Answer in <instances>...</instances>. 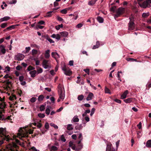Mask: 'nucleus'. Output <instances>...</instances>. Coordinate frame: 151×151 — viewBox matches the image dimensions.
Returning <instances> with one entry per match:
<instances>
[{
    "label": "nucleus",
    "instance_id": "obj_1",
    "mask_svg": "<svg viewBox=\"0 0 151 151\" xmlns=\"http://www.w3.org/2000/svg\"><path fill=\"white\" fill-rule=\"evenodd\" d=\"M140 6L144 9L151 7V0H137Z\"/></svg>",
    "mask_w": 151,
    "mask_h": 151
},
{
    "label": "nucleus",
    "instance_id": "obj_2",
    "mask_svg": "<svg viewBox=\"0 0 151 151\" xmlns=\"http://www.w3.org/2000/svg\"><path fill=\"white\" fill-rule=\"evenodd\" d=\"M58 91L59 95V99L57 100V101L59 102L60 101V99H63L65 97V91L63 88H62L61 85L59 84L58 87Z\"/></svg>",
    "mask_w": 151,
    "mask_h": 151
},
{
    "label": "nucleus",
    "instance_id": "obj_3",
    "mask_svg": "<svg viewBox=\"0 0 151 151\" xmlns=\"http://www.w3.org/2000/svg\"><path fill=\"white\" fill-rule=\"evenodd\" d=\"M124 8L122 7L119 8L116 10L115 12L116 14H114L115 18L120 17L121 15L124 13Z\"/></svg>",
    "mask_w": 151,
    "mask_h": 151
},
{
    "label": "nucleus",
    "instance_id": "obj_4",
    "mask_svg": "<svg viewBox=\"0 0 151 151\" xmlns=\"http://www.w3.org/2000/svg\"><path fill=\"white\" fill-rule=\"evenodd\" d=\"M130 21L128 24V29L129 31H132L134 29L135 24L134 22V18L132 17H129Z\"/></svg>",
    "mask_w": 151,
    "mask_h": 151
},
{
    "label": "nucleus",
    "instance_id": "obj_5",
    "mask_svg": "<svg viewBox=\"0 0 151 151\" xmlns=\"http://www.w3.org/2000/svg\"><path fill=\"white\" fill-rule=\"evenodd\" d=\"M49 60L44 59L42 62V65L43 67L45 69L50 68L51 65L49 63Z\"/></svg>",
    "mask_w": 151,
    "mask_h": 151
},
{
    "label": "nucleus",
    "instance_id": "obj_6",
    "mask_svg": "<svg viewBox=\"0 0 151 151\" xmlns=\"http://www.w3.org/2000/svg\"><path fill=\"white\" fill-rule=\"evenodd\" d=\"M11 116H8L7 117H6L4 115H3L2 112H0V120L4 121V122H5L7 120H12L10 118Z\"/></svg>",
    "mask_w": 151,
    "mask_h": 151
},
{
    "label": "nucleus",
    "instance_id": "obj_7",
    "mask_svg": "<svg viewBox=\"0 0 151 151\" xmlns=\"http://www.w3.org/2000/svg\"><path fill=\"white\" fill-rule=\"evenodd\" d=\"M24 57V55L23 54L19 53L15 56L14 58L18 61H20L22 60Z\"/></svg>",
    "mask_w": 151,
    "mask_h": 151
},
{
    "label": "nucleus",
    "instance_id": "obj_8",
    "mask_svg": "<svg viewBox=\"0 0 151 151\" xmlns=\"http://www.w3.org/2000/svg\"><path fill=\"white\" fill-rule=\"evenodd\" d=\"M106 151H115V149L113 148L112 144L110 143L107 145Z\"/></svg>",
    "mask_w": 151,
    "mask_h": 151
},
{
    "label": "nucleus",
    "instance_id": "obj_9",
    "mask_svg": "<svg viewBox=\"0 0 151 151\" xmlns=\"http://www.w3.org/2000/svg\"><path fill=\"white\" fill-rule=\"evenodd\" d=\"M93 96V93L91 92H90L87 98H86V100L88 101L91 100L92 99V97Z\"/></svg>",
    "mask_w": 151,
    "mask_h": 151
},
{
    "label": "nucleus",
    "instance_id": "obj_10",
    "mask_svg": "<svg viewBox=\"0 0 151 151\" xmlns=\"http://www.w3.org/2000/svg\"><path fill=\"white\" fill-rule=\"evenodd\" d=\"M10 19V17L8 16H6L3 18L0 19V23L4 22L7 21Z\"/></svg>",
    "mask_w": 151,
    "mask_h": 151
},
{
    "label": "nucleus",
    "instance_id": "obj_11",
    "mask_svg": "<svg viewBox=\"0 0 151 151\" xmlns=\"http://www.w3.org/2000/svg\"><path fill=\"white\" fill-rule=\"evenodd\" d=\"M50 50H47L45 51V56L46 58L48 59L50 57Z\"/></svg>",
    "mask_w": 151,
    "mask_h": 151
},
{
    "label": "nucleus",
    "instance_id": "obj_12",
    "mask_svg": "<svg viewBox=\"0 0 151 151\" xmlns=\"http://www.w3.org/2000/svg\"><path fill=\"white\" fill-rule=\"evenodd\" d=\"M128 93V91L126 90L121 95V98L122 99H125L126 98L127 95Z\"/></svg>",
    "mask_w": 151,
    "mask_h": 151
},
{
    "label": "nucleus",
    "instance_id": "obj_13",
    "mask_svg": "<svg viewBox=\"0 0 151 151\" xmlns=\"http://www.w3.org/2000/svg\"><path fill=\"white\" fill-rule=\"evenodd\" d=\"M64 73L65 75L68 76H70L72 73L70 70L68 69H66L65 71H64Z\"/></svg>",
    "mask_w": 151,
    "mask_h": 151
},
{
    "label": "nucleus",
    "instance_id": "obj_14",
    "mask_svg": "<svg viewBox=\"0 0 151 151\" xmlns=\"http://www.w3.org/2000/svg\"><path fill=\"white\" fill-rule=\"evenodd\" d=\"M36 73L37 71L35 70H34L29 72V74L31 75V76L32 78H34L35 76V74Z\"/></svg>",
    "mask_w": 151,
    "mask_h": 151
},
{
    "label": "nucleus",
    "instance_id": "obj_15",
    "mask_svg": "<svg viewBox=\"0 0 151 151\" xmlns=\"http://www.w3.org/2000/svg\"><path fill=\"white\" fill-rule=\"evenodd\" d=\"M133 98H129L127 99L124 100V102L127 103H129L132 101Z\"/></svg>",
    "mask_w": 151,
    "mask_h": 151
},
{
    "label": "nucleus",
    "instance_id": "obj_16",
    "mask_svg": "<svg viewBox=\"0 0 151 151\" xmlns=\"http://www.w3.org/2000/svg\"><path fill=\"white\" fill-rule=\"evenodd\" d=\"M9 79H8L7 80L4 81V82L6 83V88H10V86H9V85L11 84V82L9 81Z\"/></svg>",
    "mask_w": 151,
    "mask_h": 151
},
{
    "label": "nucleus",
    "instance_id": "obj_17",
    "mask_svg": "<svg viewBox=\"0 0 151 151\" xmlns=\"http://www.w3.org/2000/svg\"><path fill=\"white\" fill-rule=\"evenodd\" d=\"M98 0H91L88 2V4L90 6H93Z\"/></svg>",
    "mask_w": 151,
    "mask_h": 151
},
{
    "label": "nucleus",
    "instance_id": "obj_18",
    "mask_svg": "<svg viewBox=\"0 0 151 151\" xmlns=\"http://www.w3.org/2000/svg\"><path fill=\"white\" fill-rule=\"evenodd\" d=\"M146 146L148 148L151 147V139H150L147 141Z\"/></svg>",
    "mask_w": 151,
    "mask_h": 151
},
{
    "label": "nucleus",
    "instance_id": "obj_19",
    "mask_svg": "<svg viewBox=\"0 0 151 151\" xmlns=\"http://www.w3.org/2000/svg\"><path fill=\"white\" fill-rule=\"evenodd\" d=\"M100 45V44L99 42V41H97L96 43V45H94L93 47V49H95L98 48L99 47Z\"/></svg>",
    "mask_w": 151,
    "mask_h": 151
},
{
    "label": "nucleus",
    "instance_id": "obj_20",
    "mask_svg": "<svg viewBox=\"0 0 151 151\" xmlns=\"http://www.w3.org/2000/svg\"><path fill=\"white\" fill-rule=\"evenodd\" d=\"M149 15V12L147 13H143L142 14V17L144 18H147Z\"/></svg>",
    "mask_w": 151,
    "mask_h": 151
},
{
    "label": "nucleus",
    "instance_id": "obj_21",
    "mask_svg": "<svg viewBox=\"0 0 151 151\" xmlns=\"http://www.w3.org/2000/svg\"><path fill=\"white\" fill-rule=\"evenodd\" d=\"M97 20L99 23H102L104 22V19L100 16L97 17Z\"/></svg>",
    "mask_w": 151,
    "mask_h": 151
},
{
    "label": "nucleus",
    "instance_id": "obj_22",
    "mask_svg": "<svg viewBox=\"0 0 151 151\" xmlns=\"http://www.w3.org/2000/svg\"><path fill=\"white\" fill-rule=\"evenodd\" d=\"M61 35L64 37H67L68 35V33L67 32H63L60 33Z\"/></svg>",
    "mask_w": 151,
    "mask_h": 151
},
{
    "label": "nucleus",
    "instance_id": "obj_23",
    "mask_svg": "<svg viewBox=\"0 0 151 151\" xmlns=\"http://www.w3.org/2000/svg\"><path fill=\"white\" fill-rule=\"evenodd\" d=\"M73 120L74 122H78L79 121V119L78 118V116H75L74 117L73 119Z\"/></svg>",
    "mask_w": 151,
    "mask_h": 151
},
{
    "label": "nucleus",
    "instance_id": "obj_24",
    "mask_svg": "<svg viewBox=\"0 0 151 151\" xmlns=\"http://www.w3.org/2000/svg\"><path fill=\"white\" fill-rule=\"evenodd\" d=\"M116 6H113L110 8V11L114 13H115L116 10Z\"/></svg>",
    "mask_w": 151,
    "mask_h": 151
},
{
    "label": "nucleus",
    "instance_id": "obj_25",
    "mask_svg": "<svg viewBox=\"0 0 151 151\" xmlns=\"http://www.w3.org/2000/svg\"><path fill=\"white\" fill-rule=\"evenodd\" d=\"M44 98V96L42 95H40L38 98V100L39 101H42Z\"/></svg>",
    "mask_w": 151,
    "mask_h": 151
},
{
    "label": "nucleus",
    "instance_id": "obj_26",
    "mask_svg": "<svg viewBox=\"0 0 151 151\" xmlns=\"http://www.w3.org/2000/svg\"><path fill=\"white\" fill-rule=\"evenodd\" d=\"M53 11H49L47 13L46 15L45 16V17H51L52 14V13Z\"/></svg>",
    "mask_w": 151,
    "mask_h": 151
},
{
    "label": "nucleus",
    "instance_id": "obj_27",
    "mask_svg": "<svg viewBox=\"0 0 151 151\" xmlns=\"http://www.w3.org/2000/svg\"><path fill=\"white\" fill-rule=\"evenodd\" d=\"M18 25H11L6 28V29H7L8 30H10L11 29L14 28L16 26Z\"/></svg>",
    "mask_w": 151,
    "mask_h": 151
},
{
    "label": "nucleus",
    "instance_id": "obj_28",
    "mask_svg": "<svg viewBox=\"0 0 151 151\" xmlns=\"http://www.w3.org/2000/svg\"><path fill=\"white\" fill-rule=\"evenodd\" d=\"M46 38L50 42V43H53L54 42V41L52 39H51L48 35L47 36Z\"/></svg>",
    "mask_w": 151,
    "mask_h": 151
},
{
    "label": "nucleus",
    "instance_id": "obj_29",
    "mask_svg": "<svg viewBox=\"0 0 151 151\" xmlns=\"http://www.w3.org/2000/svg\"><path fill=\"white\" fill-rule=\"evenodd\" d=\"M58 150V148L55 146H52L50 148V151H57Z\"/></svg>",
    "mask_w": 151,
    "mask_h": 151
},
{
    "label": "nucleus",
    "instance_id": "obj_30",
    "mask_svg": "<svg viewBox=\"0 0 151 151\" xmlns=\"http://www.w3.org/2000/svg\"><path fill=\"white\" fill-rule=\"evenodd\" d=\"M6 52V50L5 49H3L0 50V55H4Z\"/></svg>",
    "mask_w": 151,
    "mask_h": 151
},
{
    "label": "nucleus",
    "instance_id": "obj_31",
    "mask_svg": "<svg viewBox=\"0 0 151 151\" xmlns=\"http://www.w3.org/2000/svg\"><path fill=\"white\" fill-rule=\"evenodd\" d=\"M35 69V68L32 66L31 65L29 66L27 69L28 71H30L32 70H34Z\"/></svg>",
    "mask_w": 151,
    "mask_h": 151
},
{
    "label": "nucleus",
    "instance_id": "obj_32",
    "mask_svg": "<svg viewBox=\"0 0 151 151\" xmlns=\"http://www.w3.org/2000/svg\"><path fill=\"white\" fill-rule=\"evenodd\" d=\"M82 127L81 124H80L77 125L75 128L76 129L80 130L82 129Z\"/></svg>",
    "mask_w": 151,
    "mask_h": 151
},
{
    "label": "nucleus",
    "instance_id": "obj_33",
    "mask_svg": "<svg viewBox=\"0 0 151 151\" xmlns=\"http://www.w3.org/2000/svg\"><path fill=\"white\" fill-rule=\"evenodd\" d=\"M72 125L69 124L68 125L67 127V129L68 130H72L73 129V128L72 127Z\"/></svg>",
    "mask_w": 151,
    "mask_h": 151
},
{
    "label": "nucleus",
    "instance_id": "obj_34",
    "mask_svg": "<svg viewBox=\"0 0 151 151\" xmlns=\"http://www.w3.org/2000/svg\"><path fill=\"white\" fill-rule=\"evenodd\" d=\"M84 98V96L83 95H79L78 97V100L81 101Z\"/></svg>",
    "mask_w": 151,
    "mask_h": 151
},
{
    "label": "nucleus",
    "instance_id": "obj_35",
    "mask_svg": "<svg viewBox=\"0 0 151 151\" xmlns=\"http://www.w3.org/2000/svg\"><path fill=\"white\" fill-rule=\"evenodd\" d=\"M49 108H51V107L50 106L48 107V108L46 109L45 110L46 113L48 115L50 114V110Z\"/></svg>",
    "mask_w": 151,
    "mask_h": 151
},
{
    "label": "nucleus",
    "instance_id": "obj_36",
    "mask_svg": "<svg viewBox=\"0 0 151 151\" xmlns=\"http://www.w3.org/2000/svg\"><path fill=\"white\" fill-rule=\"evenodd\" d=\"M105 92L106 93H109L110 94H111L110 90L107 88L106 87L105 89Z\"/></svg>",
    "mask_w": 151,
    "mask_h": 151
},
{
    "label": "nucleus",
    "instance_id": "obj_37",
    "mask_svg": "<svg viewBox=\"0 0 151 151\" xmlns=\"http://www.w3.org/2000/svg\"><path fill=\"white\" fill-rule=\"evenodd\" d=\"M49 123L47 122H46L45 125V128L47 130L49 129Z\"/></svg>",
    "mask_w": 151,
    "mask_h": 151
},
{
    "label": "nucleus",
    "instance_id": "obj_38",
    "mask_svg": "<svg viewBox=\"0 0 151 151\" xmlns=\"http://www.w3.org/2000/svg\"><path fill=\"white\" fill-rule=\"evenodd\" d=\"M63 27V24H61L58 25L55 27V28L57 30H59L60 28H62Z\"/></svg>",
    "mask_w": 151,
    "mask_h": 151
},
{
    "label": "nucleus",
    "instance_id": "obj_39",
    "mask_svg": "<svg viewBox=\"0 0 151 151\" xmlns=\"http://www.w3.org/2000/svg\"><path fill=\"white\" fill-rule=\"evenodd\" d=\"M60 12L62 14H65L67 13V9H64L60 11Z\"/></svg>",
    "mask_w": 151,
    "mask_h": 151
},
{
    "label": "nucleus",
    "instance_id": "obj_40",
    "mask_svg": "<svg viewBox=\"0 0 151 151\" xmlns=\"http://www.w3.org/2000/svg\"><path fill=\"white\" fill-rule=\"evenodd\" d=\"M126 60L127 61H137V60L136 59H135L134 58H127Z\"/></svg>",
    "mask_w": 151,
    "mask_h": 151
},
{
    "label": "nucleus",
    "instance_id": "obj_41",
    "mask_svg": "<svg viewBox=\"0 0 151 151\" xmlns=\"http://www.w3.org/2000/svg\"><path fill=\"white\" fill-rule=\"evenodd\" d=\"M45 105H41L40 106V111H44L45 109Z\"/></svg>",
    "mask_w": 151,
    "mask_h": 151
},
{
    "label": "nucleus",
    "instance_id": "obj_42",
    "mask_svg": "<svg viewBox=\"0 0 151 151\" xmlns=\"http://www.w3.org/2000/svg\"><path fill=\"white\" fill-rule=\"evenodd\" d=\"M7 26V24L6 23H2L1 24V27L2 28H4Z\"/></svg>",
    "mask_w": 151,
    "mask_h": 151
},
{
    "label": "nucleus",
    "instance_id": "obj_43",
    "mask_svg": "<svg viewBox=\"0 0 151 151\" xmlns=\"http://www.w3.org/2000/svg\"><path fill=\"white\" fill-rule=\"evenodd\" d=\"M51 55L53 57L55 58H56L55 56L56 55H57L58 56H59V55L58 53L55 52H52L51 53Z\"/></svg>",
    "mask_w": 151,
    "mask_h": 151
},
{
    "label": "nucleus",
    "instance_id": "obj_44",
    "mask_svg": "<svg viewBox=\"0 0 151 151\" xmlns=\"http://www.w3.org/2000/svg\"><path fill=\"white\" fill-rule=\"evenodd\" d=\"M50 124L51 126L53 127L55 129H58V126L54 124L50 123Z\"/></svg>",
    "mask_w": 151,
    "mask_h": 151
},
{
    "label": "nucleus",
    "instance_id": "obj_45",
    "mask_svg": "<svg viewBox=\"0 0 151 151\" xmlns=\"http://www.w3.org/2000/svg\"><path fill=\"white\" fill-rule=\"evenodd\" d=\"M41 122V121L40 120V122H38V124L36 125V126L37 127L39 128H40L42 127V125L40 122Z\"/></svg>",
    "mask_w": 151,
    "mask_h": 151
},
{
    "label": "nucleus",
    "instance_id": "obj_46",
    "mask_svg": "<svg viewBox=\"0 0 151 151\" xmlns=\"http://www.w3.org/2000/svg\"><path fill=\"white\" fill-rule=\"evenodd\" d=\"M62 69L64 71H65L66 69H67L66 66L65 64H64L63 66H62Z\"/></svg>",
    "mask_w": 151,
    "mask_h": 151
},
{
    "label": "nucleus",
    "instance_id": "obj_47",
    "mask_svg": "<svg viewBox=\"0 0 151 151\" xmlns=\"http://www.w3.org/2000/svg\"><path fill=\"white\" fill-rule=\"evenodd\" d=\"M40 131L42 134H44L45 132L47 131V130L45 129L44 128H43L40 129Z\"/></svg>",
    "mask_w": 151,
    "mask_h": 151
},
{
    "label": "nucleus",
    "instance_id": "obj_48",
    "mask_svg": "<svg viewBox=\"0 0 151 151\" xmlns=\"http://www.w3.org/2000/svg\"><path fill=\"white\" fill-rule=\"evenodd\" d=\"M36 98L33 97L31 99L30 101L32 103H34L36 101Z\"/></svg>",
    "mask_w": 151,
    "mask_h": 151
},
{
    "label": "nucleus",
    "instance_id": "obj_49",
    "mask_svg": "<svg viewBox=\"0 0 151 151\" xmlns=\"http://www.w3.org/2000/svg\"><path fill=\"white\" fill-rule=\"evenodd\" d=\"M38 116L39 117L43 118L45 117V115L44 114L39 113L38 114Z\"/></svg>",
    "mask_w": 151,
    "mask_h": 151
},
{
    "label": "nucleus",
    "instance_id": "obj_50",
    "mask_svg": "<svg viewBox=\"0 0 151 151\" xmlns=\"http://www.w3.org/2000/svg\"><path fill=\"white\" fill-rule=\"evenodd\" d=\"M14 98L15 99L17 98L16 96L15 95H12V97L10 96L9 98V99L10 100L12 101L14 99Z\"/></svg>",
    "mask_w": 151,
    "mask_h": 151
},
{
    "label": "nucleus",
    "instance_id": "obj_51",
    "mask_svg": "<svg viewBox=\"0 0 151 151\" xmlns=\"http://www.w3.org/2000/svg\"><path fill=\"white\" fill-rule=\"evenodd\" d=\"M37 51L35 49H33L32 50V54L33 55L36 54L37 53Z\"/></svg>",
    "mask_w": 151,
    "mask_h": 151
},
{
    "label": "nucleus",
    "instance_id": "obj_52",
    "mask_svg": "<svg viewBox=\"0 0 151 151\" xmlns=\"http://www.w3.org/2000/svg\"><path fill=\"white\" fill-rule=\"evenodd\" d=\"M89 69L87 68L86 69H84L83 71L86 73L88 75L89 74Z\"/></svg>",
    "mask_w": 151,
    "mask_h": 151
},
{
    "label": "nucleus",
    "instance_id": "obj_53",
    "mask_svg": "<svg viewBox=\"0 0 151 151\" xmlns=\"http://www.w3.org/2000/svg\"><path fill=\"white\" fill-rule=\"evenodd\" d=\"M38 24H43L45 25V22L42 20H41L38 23Z\"/></svg>",
    "mask_w": 151,
    "mask_h": 151
},
{
    "label": "nucleus",
    "instance_id": "obj_54",
    "mask_svg": "<svg viewBox=\"0 0 151 151\" xmlns=\"http://www.w3.org/2000/svg\"><path fill=\"white\" fill-rule=\"evenodd\" d=\"M71 148L73 150H75L76 151H79V149L77 148L75 146H73L71 147Z\"/></svg>",
    "mask_w": 151,
    "mask_h": 151
},
{
    "label": "nucleus",
    "instance_id": "obj_55",
    "mask_svg": "<svg viewBox=\"0 0 151 151\" xmlns=\"http://www.w3.org/2000/svg\"><path fill=\"white\" fill-rule=\"evenodd\" d=\"M95 110V109L94 108H93L92 109H91V113L90 114L91 116H92L93 115L94 113Z\"/></svg>",
    "mask_w": 151,
    "mask_h": 151
},
{
    "label": "nucleus",
    "instance_id": "obj_56",
    "mask_svg": "<svg viewBox=\"0 0 151 151\" xmlns=\"http://www.w3.org/2000/svg\"><path fill=\"white\" fill-rule=\"evenodd\" d=\"M43 71L42 69L41 68H40L39 69H37V72L38 74L42 73Z\"/></svg>",
    "mask_w": 151,
    "mask_h": 151
},
{
    "label": "nucleus",
    "instance_id": "obj_57",
    "mask_svg": "<svg viewBox=\"0 0 151 151\" xmlns=\"http://www.w3.org/2000/svg\"><path fill=\"white\" fill-rule=\"evenodd\" d=\"M61 140L64 142H65L66 140V139L64 138L63 135H62L61 136Z\"/></svg>",
    "mask_w": 151,
    "mask_h": 151
},
{
    "label": "nucleus",
    "instance_id": "obj_58",
    "mask_svg": "<svg viewBox=\"0 0 151 151\" xmlns=\"http://www.w3.org/2000/svg\"><path fill=\"white\" fill-rule=\"evenodd\" d=\"M17 0H12L9 3L10 4H15L17 2Z\"/></svg>",
    "mask_w": 151,
    "mask_h": 151
},
{
    "label": "nucleus",
    "instance_id": "obj_59",
    "mask_svg": "<svg viewBox=\"0 0 151 151\" xmlns=\"http://www.w3.org/2000/svg\"><path fill=\"white\" fill-rule=\"evenodd\" d=\"M77 148L79 149V150H81V149L83 147V146L82 145H78L76 146Z\"/></svg>",
    "mask_w": 151,
    "mask_h": 151
},
{
    "label": "nucleus",
    "instance_id": "obj_60",
    "mask_svg": "<svg viewBox=\"0 0 151 151\" xmlns=\"http://www.w3.org/2000/svg\"><path fill=\"white\" fill-rule=\"evenodd\" d=\"M25 49L26 50V52L28 53L29 52V50H30L31 48L29 47H26Z\"/></svg>",
    "mask_w": 151,
    "mask_h": 151
},
{
    "label": "nucleus",
    "instance_id": "obj_61",
    "mask_svg": "<svg viewBox=\"0 0 151 151\" xmlns=\"http://www.w3.org/2000/svg\"><path fill=\"white\" fill-rule=\"evenodd\" d=\"M24 77L23 76H21L19 77V80L20 81L22 82L23 81V80L24 79Z\"/></svg>",
    "mask_w": 151,
    "mask_h": 151
},
{
    "label": "nucleus",
    "instance_id": "obj_62",
    "mask_svg": "<svg viewBox=\"0 0 151 151\" xmlns=\"http://www.w3.org/2000/svg\"><path fill=\"white\" fill-rule=\"evenodd\" d=\"M114 101L118 103L119 104H121V101L119 99H116L114 100Z\"/></svg>",
    "mask_w": 151,
    "mask_h": 151
},
{
    "label": "nucleus",
    "instance_id": "obj_63",
    "mask_svg": "<svg viewBox=\"0 0 151 151\" xmlns=\"http://www.w3.org/2000/svg\"><path fill=\"white\" fill-rule=\"evenodd\" d=\"M69 65L70 66H73V61L70 60L69 62Z\"/></svg>",
    "mask_w": 151,
    "mask_h": 151
},
{
    "label": "nucleus",
    "instance_id": "obj_64",
    "mask_svg": "<svg viewBox=\"0 0 151 151\" xmlns=\"http://www.w3.org/2000/svg\"><path fill=\"white\" fill-rule=\"evenodd\" d=\"M55 38L58 40H59L60 38V35L58 34H57Z\"/></svg>",
    "mask_w": 151,
    "mask_h": 151
}]
</instances>
